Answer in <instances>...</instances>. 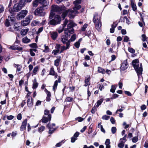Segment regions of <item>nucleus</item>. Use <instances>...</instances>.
Here are the masks:
<instances>
[{
	"label": "nucleus",
	"instance_id": "nucleus-1",
	"mask_svg": "<svg viewBox=\"0 0 148 148\" xmlns=\"http://www.w3.org/2000/svg\"><path fill=\"white\" fill-rule=\"evenodd\" d=\"M74 26V23L72 21H69V23L68 24L67 28L64 29V35H62L61 37V41L63 44H66L68 42H69L70 44V40H68V37L70 36V34H72L74 32V30L73 28Z\"/></svg>",
	"mask_w": 148,
	"mask_h": 148
},
{
	"label": "nucleus",
	"instance_id": "nucleus-2",
	"mask_svg": "<svg viewBox=\"0 0 148 148\" xmlns=\"http://www.w3.org/2000/svg\"><path fill=\"white\" fill-rule=\"evenodd\" d=\"M139 60L137 59L134 60L132 62V64L138 77L139 75H142L143 71L142 64L141 63L139 64Z\"/></svg>",
	"mask_w": 148,
	"mask_h": 148
},
{
	"label": "nucleus",
	"instance_id": "nucleus-3",
	"mask_svg": "<svg viewBox=\"0 0 148 148\" xmlns=\"http://www.w3.org/2000/svg\"><path fill=\"white\" fill-rule=\"evenodd\" d=\"M101 19L100 16L98 15L97 14H95L94 15L93 21L95 25L96 29L98 31H100L101 28Z\"/></svg>",
	"mask_w": 148,
	"mask_h": 148
},
{
	"label": "nucleus",
	"instance_id": "nucleus-4",
	"mask_svg": "<svg viewBox=\"0 0 148 148\" xmlns=\"http://www.w3.org/2000/svg\"><path fill=\"white\" fill-rule=\"evenodd\" d=\"M43 7V5H42L41 7L38 8L34 11L35 15L39 16H44L45 13L44 12Z\"/></svg>",
	"mask_w": 148,
	"mask_h": 148
},
{
	"label": "nucleus",
	"instance_id": "nucleus-5",
	"mask_svg": "<svg viewBox=\"0 0 148 148\" xmlns=\"http://www.w3.org/2000/svg\"><path fill=\"white\" fill-rule=\"evenodd\" d=\"M65 7L64 6L52 5L51 7V11L53 12H58L60 13L65 10Z\"/></svg>",
	"mask_w": 148,
	"mask_h": 148
},
{
	"label": "nucleus",
	"instance_id": "nucleus-6",
	"mask_svg": "<svg viewBox=\"0 0 148 148\" xmlns=\"http://www.w3.org/2000/svg\"><path fill=\"white\" fill-rule=\"evenodd\" d=\"M61 21L60 16L58 15H56L54 19L50 21L49 23L51 25H55L60 24Z\"/></svg>",
	"mask_w": 148,
	"mask_h": 148
},
{
	"label": "nucleus",
	"instance_id": "nucleus-7",
	"mask_svg": "<svg viewBox=\"0 0 148 148\" xmlns=\"http://www.w3.org/2000/svg\"><path fill=\"white\" fill-rule=\"evenodd\" d=\"M45 0H34L32 2V5L34 7L36 8L38 6L39 3L41 4L42 5H43V7L46 6V5H45Z\"/></svg>",
	"mask_w": 148,
	"mask_h": 148
},
{
	"label": "nucleus",
	"instance_id": "nucleus-8",
	"mask_svg": "<svg viewBox=\"0 0 148 148\" xmlns=\"http://www.w3.org/2000/svg\"><path fill=\"white\" fill-rule=\"evenodd\" d=\"M81 0H76L73 2L75 5L73 9L77 13H78L77 10H79L81 8V5H79L81 3Z\"/></svg>",
	"mask_w": 148,
	"mask_h": 148
},
{
	"label": "nucleus",
	"instance_id": "nucleus-9",
	"mask_svg": "<svg viewBox=\"0 0 148 148\" xmlns=\"http://www.w3.org/2000/svg\"><path fill=\"white\" fill-rule=\"evenodd\" d=\"M28 11L26 10H21L18 14L17 18L18 19H21L24 18L27 15Z\"/></svg>",
	"mask_w": 148,
	"mask_h": 148
},
{
	"label": "nucleus",
	"instance_id": "nucleus-10",
	"mask_svg": "<svg viewBox=\"0 0 148 148\" xmlns=\"http://www.w3.org/2000/svg\"><path fill=\"white\" fill-rule=\"evenodd\" d=\"M15 18L12 16H8V18L7 19L5 22V25L7 27H9L10 26V21H11L12 23L14 22L15 21Z\"/></svg>",
	"mask_w": 148,
	"mask_h": 148
},
{
	"label": "nucleus",
	"instance_id": "nucleus-11",
	"mask_svg": "<svg viewBox=\"0 0 148 148\" xmlns=\"http://www.w3.org/2000/svg\"><path fill=\"white\" fill-rule=\"evenodd\" d=\"M71 20L68 21L67 19H65L64 22L62 26V27H60L59 28L58 31L59 33H61L63 31L64 28L66 27V25L69 23V22Z\"/></svg>",
	"mask_w": 148,
	"mask_h": 148
},
{
	"label": "nucleus",
	"instance_id": "nucleus-12",
	"mask_svg": "<svg viewBox=\"0 0 148 148\" xmlns=\"http://www.w3.org/2000/svg\"><path fill=\"white\" fill-rule=\"evenodd\" d=\"M66 11L68 16L70 18H74L75 14L77 13L73 10H66Z\"/></svg>",
	"mask_w": 148,
	"mask_h": 148
},
{
	"label": "nucleus",
	"instance_id": "nucleus-13",
	"mask_svg": "<svg viewBox=\"0 0 148 148\" xmlns=\"http://www.w3.org/2000/svg\"><path fill=\"white\" fill-rule=\"evenodd\" d=\"M127 60L124 61L123 62L120 67L121 70L124 71L126 70L128 66V65L127 62Z\"/></svg>",
	"mask_w": 148,
	"mask_h": 148
},
{
	"label": "nucleus",
	"instance_id": "nucleus-14",
	"mask_svg": "<svg viewBox=\"0 0 148 148\" xmlns=\"http://www.w3.org/2000/svg\"><path fill=\"white\" fill-rule=\"evenodd\" d=\"M30 21L29 17H27L25 18V19L22 21L21 24L23 26H26L29 24Z\"/></svg>",
	"mask_w": 148,
	"mask_h": 148
},
{
	"label": "nucleus",
	"instance_id": "nucleus-15",
	"mask_svg": "<svg viewBox=\"0 0 148 148\" xmlns=\"http://www.w3.org/2000/svg\"><path fill=\"white\" fill-rule=\"evenodd\" d=\"M27 123V119H25L22 123V125L20 127V131H23L26 129Z\"/></svg>",
	"mask_w": 148,
	"mask_h": 148
},
{
	"label": "nucleus",
	"instance_id": "nucleus-16",
	"mask_svg": "<svg viewBox=\"0 0 148 148\" xmlns=\"http://www.w3.org/2000/svg\"><path fill=\"white\" fill-rule=\"evenodd\" d=\"M51 115L50 114L48 115V118L44 116L41 119L42 122L43 123H46L48 121H49L51 120Z\"/></svg>",
	"mask_w": 148,
	"mask_h": 148
},
{
	"label": "nucleus",
	"instance_id": "nucleus-17",
	"mask_svg": "<svg viewBox=\"0 0 148 148\" xmlns=\"http://www.w3.org/2000/svg\"><path fill=\"white\" fill-rule=\"evenodd\" d=\"M9 48L13 50H17L18 51H22L23 49L22 47L16 45L15 44L10 46Z\"/></svg>",
	"mask_w": 148,
	"mask_h": 148
},
{
	"label": "nucleus",
	"instance_id": "nucleus-18",
	"mask_svg": "<svg viewBox=\"0 0 148 148\" xmlns=\"http://www.w3.org/2000/svg\"><path fill=\"white\" fill-rule=\"evenodd\" d=\"M70 45L69 42H67L66 44V47L64 46H61L60 53H62L64 50L69 49L70 47Z\"/></svg>",
	"mask_w": 148,
	"mask_h": 148
},
{
	"label": "nucleus",
	"instance_id": "nucleus-19",
	"mask_svg": "<svg viewBox=\"0 0 148 148\" xmlns=\"http://www.w3.org/2000/svg\"><path fill=\"white\" fill-rule=\"evenodd\" d=\"M61 82V79L60 76H59L58 80H56L55 81L54 85L53 86V90L55 92L57 89V87L58 84V83H60Z\"/></svg>",
	"mask_w": 148,
	"mask_h": 148
},
{
	"label": "nucleus",
	"instance_id": "nucleus-20",
	"mask_svg": "<svg viewBox=\"0 0 148 148\" xmlns=\"http://www.w3.org/2000/svg\"><path fill=\"white\" fill-rule=\"evenodd\" d=\"M50 34L51 38L53 40H55L58 36V33L55 32H50Z\"/></svg>",
	"mask_w": 148,
	"mask_h": 148
},
{
	"label": "nucleus",
	"instance_id": "nucleus-21",
	"mask_svg": "<svg viewBox=\"0 0 148 148\" xmlns=\"http://www.w3.org/2000/svg\"><path fill=\"white\" fill-rule=\"evenodd\" d=\"M22 8L18 3L15 4L14 6V10L15 12H18L22 9Z\"/></svg>",
	"mask_w": 148,
	"mask_h": 148
},
{
	"label": "nucleus",
	"instance_id": "nucleus-22",
	"mask_svg": "<svg viewBox=\"0 0 148 148\" xmlns=\"http://www.w3.org/2000/svg\"><path fill=\"white\" fill-rule=\"evenodd\" d=\"M47 127L49 129V133L51 134H52L56 130L55 128H53L52 127H51V126L50 125L49 123L47 125Z\"/></svg>",
	"mask_w": 148,
	"mask_h": 148
},
{
	"label": "nucleus",
	"instance_id": "nucleus-23",
	"mask_svg": "<svg viewBox=\"0 0 148 148\" xmlns=\"http://www.w3.org/2000/svg\"><path fill=\"white\" fill-rule=\"evenodd\" d=\"M118 23L114 22L111 25V28L110 29V32L111 33H113L114 32V29L117 26Z\"/></svg>",
	"mask_w": 148,
	"mask_h": 148
},
{
	"label": "nucleus",
	"instance_id": "nucleus-24",
	"mask_svg": "<svg viewBox=\"0 0 148 148\" xmlns=\"http://www.w3.org/2000/svg\"><path fill=\"white\" fill-rule=\"evenodd\" d=\"M27 104L28 107H31L33 105V99L32 97H29L27 100Z\"/></svg>",
	"mask_w": 148,
	"mask_h": 148
},
{
	"label": "nucleus",
	"instance_id": "nucleus-25",
	"mask_svg": "<svg viewBox=\"0 0 148 148\" xmlns=\"http://www.w3.org/2000/svg\"><path fill=\"white\" fill-rule=\"evenodd\" d=\"M28 31L29 29L28 28L23 29L21 32V34L22 35L25 36L27 34Z\"/></svg>",
	"mask_w": 148,
	"mask_h": 148
},
{
	"label": "nucleus",
	"instance_id": "nucleus-26",
	"mask_svg": "<svg viewBox=\"0 0 148 148\" xmlns=\"http://www.w3.org/2000/svg\"><path fill=\"white\" fill-rule=\"evenodd\" d=\"M90 80V76H87V77H86L85 80V84L84 85V86H87L89 85L90 84H89V82Z\"/></svg>",
	"mask_w": 148,
	"mask_h": 148
},
{
	"label": "nucleus",
	"instance_id": "nucleus-27",
	"mask_svg": "<svg viewBox=\"0 0 148 148\" xmlns=\"http://www.w3.org/2000/svg\"><path fill=\"white\" fill-rule=\"evenodd\" d=\"M33 84L32 88L33 89H36L38 86V83L37 82L36 79H34L33 81Z\"/></svg>",
	"mask_w": 148,
	"mask_h": 148
},
{
	"label": "nucleus",
	"instance_id": "nucleus-28",
	"mask_svg": "<svg viewBox=\"0 0 148 148\" xmlns=\"http://www.w3.org/2000/svg\"><path fill=\"white\" fill-rule=\"evenodd\" d=\"M98 72L103 74H104L106 73V71L105 69L100 67H98Z\"/></svg>",
	"mask_w": 148,
	"mask_h": 148
},
{
	"label": "nucleus",
	"instance_id": "nucleus-29",
	"mask_svg": "<svg viewBox=\"0 0 148 148\" xmlns=\"http://www.w3.org/2000/svg\"><path fill=\"white\" fill-rule=\"evenodd\" d=\"M131 5L132 8L133 10L135 11L137 9L136 6V5L134 4L133 1H131Z\"/></svg>",
	"mask_w": 148,
	"mask_h": 148
},
{
	"label": "nucleus",
	"instance_id": "nucleus-30",
	"mask_svg": "<svg viewBox=\"0 0 148 148\" xmlns=\"http://www.w3.org/2000/svg\"><path fill=\"white\" fill-rule=\"evenodd\" d=\"M22 41L24 43H27L30 42L31 40L27 37H25L22 39Z\"/></svg>",
	"mask_w": 148,
	"mask_h": 148
},
{
	"label": "nucleus",
	"instance_id": "nucleus-31",
	"mask_svg": "<svg viewBox=\"0 0 148 148\" xmlns=\"http://www.w3.org/2000/svg\"><path fill=\"white\" fill-rule=\"evenodd\" d=\"M125 19L126 20V23L129 24V23L130 21L126 16H124L123 17V20H122V17H121L119 20V21H121V22H124L125 21Z\"/></svg>",
	"mask_w": 148,
	"mask_h": 148
},
{
	"label": "nucleus",
	"instance_id": "nucleus-32",
	"mask_svg": "<svg viewBox=\"0 0 148 148\" xmlns=\"http://www.w3.org/2000/svg\"><path fill=\"white\" fill-rule=\"evenodd\" d=\"M103 98H101L99 100H98L97 102V105H96V107L97 108H98L99 106L103 102Z\"/></svg>",
	"mask_w": 148,
	"mask_h": 148
},
{
	"label": "nucleus",
	"instance_id": "nucleus-33",
	"mask_svg": "<svg viewBox=\"0 0 148 148\" xmlns=\"http://www.w3.org/2000/svg\"><path fill=\"white\" fill-rule=\"evenodd\" d=\"M60 61V58H58L54 61V65L57 67L59 65V62Z\"/></svg>",
	"mask_w": 148,
	"mask_h": 148
},
{
	"label": "nucleus",
	"instance_id": "nucleus-34",
	"mask_svg": "<svg viewBox=\"0 0 148 148\" xmlns=\"http://www.w3.org/2000/svg\"><path fill=\"white\" fill-rule=\"evenodd\" d=\"M18 4L21 6L22 8L25 5V3L23 0H21Z\"/></svg>",
	"mask_w": 148,
	"mask_h": 148
},
{
	"label": "nucleus",
	"instance_id": "nucleus-35",
	"mask_svg": "<svg viewBox=\"0 0 148 148\" xmlns=\"http://www.w3.org/2000/svg\"><path fill=\"white\" fill-rule=\"evenodd\" d=\"M39 67L38 66H35L34 69L33 70V73L34 75L36 74L38 70Z\"/></svg>",
	"mask_w": 148,
	"mask_h": 148
},
{
	"label": "nucleus",
	"instance_id": "nucleus-36",
	"mask_svg": "<svg viewBox=\"0 0 148 148\" xmlns=\"http://www.w3.org/2000/svg\"><path fill=\"white\" fill-rule=\"evenodd\" d=\"M45 49L43 51V52L45 53H48L49 51V49L47 46H46V45H44Z\"/></svg>",
	"mask_w": 148,
	"mask_h": 148
},
{
	"label": "nucleus",
	"instance_id": "nucleus-37",
	"mask_svg": "<svg viewBox=\"0 0 148 148\" xmlns=\"http://www.w3.org/2000/svg\"><path fill=\"white\" fill-rule=\"evenodd\" d=\"M49 74L52 75H55V72L54 71L53 67H52L51 68L49 72Z\"/></svg>",
	"mask_w": 148,
	"mask_h": 148
},
{
	"label": "nucleus",
	"instance_id": "nucleus-38",
	"mask_svg": "<svg viewBox=\"0 0 148 148\" xmlns=\"http://www.w3.org/2000/svg\"><path fill=\"white\" fill-rule=\"evenodd\" d=\"M39 24V22L36 20L33 21L31 23V25L32 26H36Z\"/></svg>",
	"mask_w": 148,
	"mask_h": 148
},
{
	"label": "nucleus",
	"instance_id": "nucleus-39",
	"mask_svg": "<svg viewBox=\"0 0 148 148\" xmlns=\"http://www.w3.org/2000/svg\"><path fill=\"white\" fill-rule=\"evenodd\" d=\"M76 39V35L75 34H74L72 36L71 38L69 40H70V43L71 41L72 42L74 41Z\"/></svg>",
	"mask_w": 148,
	"mask_h": 148
},
{
	"label": "nucleus",
	"instance_id": "nucleus-40",
	"mask_svg": "<svg viewBox=\"0 0 148 148\" xmlns=\"http://www.w3.org/2000/svg\"><path fill=\"white\" fill-rule=\"evenodd\" d=\"M125 141H121V143L118 145V147L120 148H122L123 147Z\"/></svg>",
	"mask_w": 148,
	"mask_h": 148
},
{
	"label": "nucleus",
	"instance_id": "nucleus-41",
	"mask_svg": "<svg viewBox=\"0 0 148 148\" xmlns=\"http://www.w3.org/2000/svg\"><path fill=\"white\" fill-rule=\"evenodd\" d=\"M15 67H16L17 68V71H21L22 68V66L19 65L15 64L14 66Z\"/></svg>",
	"mask_w": 148,
	"mask_h": 148
},
{
	"label": "nucleus",
	"instance_id": "nucleus-42",
	"mask_svg": "<svg viewBox=\"0 0 148 148\" xmlns=\"http://www.w3.org/2000/svg\"><path fill=\"white\" fill-rule=\"evenodd\" d=\"M60 51L58 49H55L53 51L52 53L54 55H56L57 53H60Z\"/></svg>",
	"mask_w": 148,
	"mask_h": 148
},
{
	"label": "nucleus",
	"instance_id": "nucleus-43",
	"mask_svg": "<svg viewBox=\"0 0 148 148\" xmlns=\"http://www.w3.org/2000/svg\"><path fill=\"white\" fill-rule=\"evenodd\" d=\"M97 108L96 106H94L93 108H92L91 110V112L92 114H94L95 113L96 111L97 110Z\"/></svg>",
	"mask_w": 148,
	"mask_h": 148
},
{
	"label": "nucleus",
	"instance_id": "nucleus-44",
	"mask_svg": "<svg viewBox=\"0 0 148 148\" xmlns=\"http://www.w3.org/2000/svg\"><path fill=\"white\" fill-rule=\"evenodd\" d=\"M116 87L114 85H112L111 86V88L110 90V92L114 93L115 91V90L116 89Z\"/></svg>",
	"mask_w": 148,
	"mask_h": 148
},
{
	"label": "nucleus",
	"instance_id": "nucleus-45",
	"mask_svg": "<svg viewBox=\"0 0 148 148\" xmlns=\"http://www.w3.org/2000/svg\"><path fill=\"white\" fill-rule=\"evenodd\" d=\"M128 50L129 52L132 53H134L135 52V50L131 47H129L128 48Z\"/></svg>",
	"mask_w": 148,
	"mask_h": 148
},
{
	"label": "nucleus",
	"instance_id": "nucleus-46",
	"mask_svg": "<svg viewBox=\"0 0 148 148\" xmlns=\"http://www.w3.org/2000/svg\"><path fill=\"white\" fill-rule=\"evenodd\" d=\"M110 118V116L106 115H103L102 117V119L103 120H108Z\"/></svg>",
	"mask_w": 148,
	"mask_h": 148
},
{
	"label": "nucleus",
	"instance_id": "nucleus-47",
	"mask_svg": "<svg viewBox=\"0 0 148 148\" xmlns=\"http://www.w3.org/2000/svg\"><path fill=\"white\" fill-rule=\"evenodd\" d=\"M29 46L32 48H36L37 47V44L35 43H33L29 45Z\"/></svg>",
	"mask_w": 148,
	"mask_h": 148
},
{
	"label": "nucleus",
	"instance_id": "nucleus-48",
	"mask_svg": "<svg viewBox=\"0 0 148 148\" xmlns=\"http://www.w3.org/2000/svg\"><path fill=\"white\" fill-rule=\"evenodd\" d=\"M45 127L44 126H42L38 128V131L39 132H41L45 129Z\"/></svg>",
	"mask_w": 148,
	"mask_h": 148
},
{
	"label": "nucleus",
	"instance_id": "nucleus-49",
	"mask_svg": "<svg viewBox=\"0 0 148 148\" xmlns=\"http://www.w3.org/2000/svg\"><path fill=\"white\" fill-rule=\"evenodd\" d=\"M4 10V8L2 5H0V13L3 12Z\"/></svg>",
	"mask_w": 148,
	"mask_h": 148
},
{
	"label": "nucleus",
	"instance_id": "nucleus-50",
	"mask_svg": "<svg viewBox=\"0 0 148 148\" xmlns=\"http://www.w3.org/2000/svg\"><path fill=\"white\" fill-rule=\"evenodd\" d=\"M111 132L112 134H114L116 132V129L115 127H112L111 128Z\"/></svg>",
	"mask_w": 148,
	"mask_h": 148
},
{
	"label": "nucleus",
	"instance_id": "nucleus-51",
	"mask_svg": "<svg viewBox=\"0 0 148 148\" xmlns=\"http://www.w3.org/2000/svg\"><path fill=\"white\" fill-rule=\"evenodd\" d=\"M142 37V40L143 41H146L147 37L144 34H143L141 36Z\"/></svg>",
	"mask_w": 148,
	"mask_h": 148
},
{
	"label": "nucleus",
	"instance_id": "nucleus-52",
	"mask_svg": "<svg viewBox=\"0 0 148 148\" xmlns=\"http://www.w3.org/2000/svg\"><path fill=\"white\" fill-rule=\"evenodd\" d=\"M43 27H41L39 28L37 32H36V34H38L40 33L43 30Z\"/></svg>",
	"mask_w": 148,
	"mask_h": 148
},
{
	"label": "nucleus",
	"instance_id": "nucleus-53",
	"mask_svg": "<svg viewBox=\"0 0 148 148\" xmlns=\"http://www.w3.org/2000/svg\"><path fill=\"white\" fill-rule=\"evenodd\" d=\"M45 91L46 93L47 96L51 97V94L50 92L49 91L46 89H45Z\"/></svg>",
	"mask_w": 148,
	"mask_h": 148
},
{
	"label": "nucleus",
	"instance_id": "nucleus-54",
	"mask_svg": "<svg viewBox=\"0 0 148 148\" xmlns=\"http://www.w3.org/2000/svg\"><path fill=\"white\" fill-rule=\"evenodd\" d=\"M88 25L87 24H85L82 28V30L83 31H84L86 29Z\"/></svg>",
	"mask_w": 148,
	"mask_h": 148
},
{
	"label": "nucleus",
	"instance_id": "nucleus-55",
	"mask_svg": "<svg viewBox=\"0 0 148 148\" xmlns=\"http://www.w3.org/2000/svg\"><path fill=\"white\" fill-rule=\"evenodd\" d=\"M129 38L127 36H124L123 39V41L125 42H127L129 40Z\"/></svg>",
	"mask_w": 148,
	"mask_h": 148
},
{
	"label": "nucleus",
	"instance_id": "nucleus-56",
	"mask_svg": "<svg viewBox=\"0 0 148 148\" xmlns=\"http://www.w3.org/2000/svg\"><path fill=\"white\" fill-rule=\"evenodd\" d=\"M73 98L70 97H68L66 98V101H67L71 102L73 100Z\"/></svg>",
	"mask_w": 148,
	"mask_h": 148
},
{
	"label": "nucleus",
	"instance_id": "nucleus-57",
	"mask_svg": "<svg viewBox=\"0 0 148 148\" xmlns=\"http://www.w3.org/2000/svg\"><path fill=\"white\" fill-rule=\"evenodd\" d=\"M67 15H68L66 13V10L62 14V18H64Z\"/></svg>",
	"mask_w": 148,
	"mask_h": 148
},
{
	"label": "nucleus",
	"instance_id": "nucleus-58",
	"mask_svg": "<svg viewBox=\"0 0 148 148\" xmlns=\"http://www.w3.org/2000/svg\"><path fill=\"white\" fill-rule=\"evenodd\" d=\"M76 120H77L79 122L82 121L84 120V119L80 117H78L75 118Z\"/></svg>",
	"mask_w": 148,
	"mask_h": 148
},
{
	"label": "nucleus",
	"instance_id": "nucleus-59",
	"mask_svg": "<svg viewBox=\"0 0 148 148\" xmlns=\"http://www.w3.org/2000/svg\"><path fill=\"white\" fill-rule=\"evenodd\" d=\"M6 117L7 119L9 120H11L12 119L14 118V116L12 115H11L8 116H7Z\"/></svg>",
	"mask_w": 148,
	"mask_h": 148
},
{
	"label": "nucleus",
	"instance_id": "nucleus-60",
	"mask_svg": "<svg viewBox=\"0 0 148 148\" xmlns=\"http://www.w3.org/2000/svg\"><path fill=\"white\" fill-rule=\"evenodd\" d=\"M80 45V43L79 42H77L75 44V46L77 48H78L79 47Z\"/></svg>",
	"mask_w": 148,
	"mask_h": 148
},
{
	"label": "nucleus",
	"instance_id": "nucleus-61",
	"mask_svg": "<svg viewBox=\"0 0 148 148\" xmlns=\"http://www.w3.org/2000/svg\"><path fill=\"white\" fill-rule=\"evenodd\" d=\"M61 47V46L60 45L57 44L55 47V48L56 49H58L60 50V49Z\"/></svg>",
	"mask_w": 148,
	"mask_h": 148
},
{
	"label": "nucleus",
	"instance_id": "nucleus-62",
	"mask_svg": "<svg viewBox=\"0 0 148 148\" xmlns=\"http://www.w3.org/2000/svg\"><path fill=\"white\" fill-rule=\"evenodd\" d=\"M119 96V95H118L117 94H115L113 95L112 97L111 98L112 99H115L118 97Z\"/></svg>",
	"mask_w": 148,
	"mask_h": 148
},
{
	"label": "nucleus",
	"instance_id": "nucleus-63",
	"mask_svg": "<svg viewBox=\"0 0 148 148\" xmlns=\"http://www.w3.org/2000/svg\"><path fill=\"white\" fill-rule=\"evenodd\" d=\"M138 138L136 137H134L133 138V139H132V142L134 143H136L137 142V141H138Z\"/></svg>",
	"mask_w": 148,
	"mask_h": 148
},
{
	"label": "nucleus",
	"instance_id": "nucleus-64",
	"mask_svg": "<svg viewBox=\"0 0 148 148\" xmlns=\"http://www.w3.org/2000/svg\"><path fill=\"white\" fill-rule=\"evenodd\" d=\"M17 119L18 120H21L22 119L21 114L20 113L17 116Z\"/></svg>",
	"mask_w": 148,
	"mask_h": 148
}]
</instances>
